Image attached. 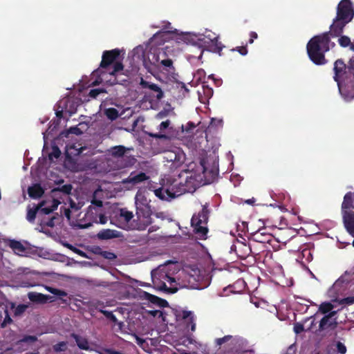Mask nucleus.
<instances>
[{
  "label": "nucleus",
  "mask_w": 354,
  "mask_h": 354,
  "mask_svg": "<svg viewBox=\"0 0 354 354\" xmlns=\"http://www.w3.org/2000/svg\"><path fill=\"white\" fill-rule=\"evenodd\" d=\"M28 297L30 301L40 304H44L48 301H54L53 297L51 296L35 292H29Z\"/></svg>",
  "instance_id": "a211bd4d"
},
{
  "label": "nucleus",
  "mask_w": 354,
  "mask_h": 354,
  "mask_svg": "<svg viewBox=\"0 0 354 354\" xmlns=\"http://www.w3.org/2000/svg\"><path fill=\"white\" fill-rule=\"evenodd\" d=\"M173 266L174 264L167 263L159 266L151 271L152 282L155 288L171 293L177 292L179 289L178 278L172 277L174 272H171V267Z\"/></svg>",
  "instance_id": "20e7f679"
},
{
  "label": "nucleus",
  "mask_w": 354,
  "mask_h": 354,
  "mask_svg": "<svg viewBox=\"0 0 354 354\" xmlns=\"http://www.w3.org/2000/svg\"><path fill=\"white\" fill-rule=\"evenodd\" d=\"M151 137L156 138H166L167 136L164 134L160 133H155V134H151Z\"/></svg>",
  "instance_id": "6e6d98bb"
},
{
  "label": "nucleus",
  "mask_w": 354,
  "mask_h": 354,
  "mask_svg": "<svg viewBox=\"0 0 354 354\" xmlns=\"http://www.w3.org/2000/svg\"><path fill=\"white\" fill-rule=\"evenodd\" d=\"M128 149L125 148L124 146L119 145L112 147L110 149V153L112 156L115 157L122 156Z\"/></svg>",
  "instance_id": "cd10ccee"
},
{
  "label": "nucleus",
  "mask_w": 354,
  "mask_h": 354,
  "mask_svg": "<svg viewBox=\"0 0 354 354\" xmlns=\"http://www.w3.org/2000/svg\"><path fill=\"white\" fill-rule=\"evenodd\" d=\"M239 53L243 55H246L247 53V50L245 48H243L239 50Z\"/></svg>",
  "instance_id": "052dcab7"
},
{
  "label": "nucleus",
  "mask_w": 354,
  "mask_h": 354,
  "mask_svg": "<svg viewBox=\"0 0 354 354\" xmlns=\"http://www.w3.org/2000/svg\"><path fill=\"white\" fill-rule=\"evenodd\" d=\"M61 152L57 147H53L52 152L49 154V158L53 160V158H57L59 157Z\"/></svg>",
  "instance_id": "ea45409f"
},
{
  "label": "nucleus",
  "mask_w": 354,
  "mask_h": 354,
  "mask_svg": "<svg viewBox=\"0 0 354 354\" xmlns=\"http://www.w3.org/2000/svg\"><path fill=\"white\" fill-rule=\"evenodd\" d=\"M72 102H73L70 99H66L64 101L61 102V104L62 103L66 104L64 109H65V111L66 112H68L70 114L74 113L76 111V107H75V106L68 107V104L71 105V104H72Z\"/></svg>",
  "instance_id": "c9c22d12"
},
{
  "label": "nucleus",
  "mask_w": 354,
  "mask_h": 354,
  "mask_svg": "<svg viewBox=\"0 0 354 354\" xmlns=\"http://www.w3.org/2000/svg\"><path fill=\"white\" fill-rule=\"evenodd\" d=\"M196 127V125L192 122H189L185 125H182L183 131L189 132Z\"/></svg>",
  "instance_id": "58836bf2"
},
{
  "label": "nucleus",
  "mask_w": 354,
  "mask_h": 354,
  "mask_svg": "<svg viewBox=\"0 0 354 354\" xmlns=\"http://www.w3.org/2000/svg\"><path fill=\"white\" fill-rule=\"evenodd\" d=\"M136 206V216L138 223L133 226L139 230H142L152 223L150 199L149 193L146 190H139L135 197Z\"/></svg>",
  "instance_id": "39448f33"
},
{
  "label": "nucleus",
  "mask_w": 354,
  "mask_h": 354,
  "mask_svg": "<svg viewBox=\"0 0 354 354\" xmlns=\"http://www.w3.org/2000/svg\"><path fill=\"white\" fill-rule=\"evenodd\" d=\"M36 340H37L36 337L29 335V336H26L24 338H23L22 339L18 341V343L19 344L21 342H34Z\"/></svg>",
  "instance_id": "49530a36"
},
{
  "label": "nucleus",
  "mask_w": 354,
  "mask_h": 354,
  "mask_svg": "<svg viewBox=\"0 0 354 354\" xmlns=\"http://www.w3.org/2000/svg\"><path fill=\"white\" fill-rule=\"evenodd\" d=\"M232 337L231 335H226L222 338H218L216 339V343L217 345L218 346H221L223 344L227 342V341H229L230 339H232Z\"/></svg>",
  "instance_id": "37998d69"
},
{
  "label": "nucleus",
  "mask_w": 354,
  "mask_h": 354,
  "mask_svg": "<svg viewBox=\"0 0 354 354\" xmlns=\"http://www.w3.org/2000/svg\"><path fill=\"white\" fill-rule=\"evenodd\" d=\"M75 251L77 253L80 254L81 256L84 257V253L82 251H80V250H79L77 249H75Z\"/></svg>",
  "instance_id": "69168bd1"
},
{
  "label": "nucleus",
  "mask_w": 354,
  "mask_h": 354,
  "mask_svg": "<svg viewBox=\"0 0 354 354\" xmlns=\"http://www.w3.org/2000/svg\"><path fill=\"white\" fill-rule=\"evenodd\" d=\"M334 79L337 82L339 91L345 100L354 97V56L346 66L342 60L338 59L334 64Z\"/></svg>",
  "instance_id": "f03ea898"
},
{
  "label": "nucleus",
  "mask_w": 354,
  "mask_h": 354,
  "mask_svg": "<svg viewBox=\"0 0 354 354\" xmlns=\"http://www.w3.org/2000/svg\"><path fill=\"white\" fill-rule=\"evenodd\" d=\"M304 330V326L301 324L297 323L294 326V331L297 334L301 333Z\"/></svg>",
  "instance_id": "3c124183"
},
{
  "label": "nucleus",
  "mask_w": 354,
  "mask_h": 354,
  "mask_svg": "<svg viewBox=\"0 0 354 354\" xmlns=\"http://www.w3.org/2000/svg\"><path fill=\"white\" fill-rule=\"evenodd\" d=\"M11 322V319H10L9 317H6V318L5 319V320H4L3 323L2 324V326H5V325H6V322H8V323H9V322Z\"/></svg>",
  "instance_id": "680f3d73"
},
{
  "label": "nucleus",
  "mask_w": 354,
  "mask_h": 354,
  "mask_svg": "<svg viewBox=\"0 0 354 354\" xmlns=\"http://www.w3.org/2000/svg\"><path fill=\"white\" fill-rule=\"evenodd\" d=\"M254 239H255V240H257V241H261L260 240L259 237V233H258V232H256V233L254 234Z\"/></svg>",
  "instance_id": "e2e57ef3"
},
{
  "label": "nucleus",
  "mask_w": 354,
  "mask_h": 354,
  "mask_svg": "<svg viewBox=\"0 0 354 354\" xmlns=\"http://www.w3.org/2000/svg\"><path fill=\"white\" fill-rule=\"evenodd\" d=\"M70 214H71V210L69 209H65L64 214L68 218V219H70Z\"/></svg>",
  "instance_id": "13d9d810"
},
{
  "label": "nucleus",
  "mask_w": 354,
  "mask_h": 354,
  "mask_svg": "<svg viewBox=\"0 0 354 354\" xmlns=\"http://www.w3.org/2000/svg\"><path fill=\"white\" fill-rule=\"evenodd\" d=\"M207 221V211L203 207L197 215H194L192 218V226L198 238L205 239L208 232L206 226Z\"/></svg>",
  "instance_id": "9d476101"
},
{
  "label": "nucleus",
  "mask_w": 354,
  "mask_h": 354,
  "mask_svg": "<svg viewBox=\"0 0 354 354\" xmlns=\"http://www.w3.org/2000/svg\"><path fill=\"white\" fill-rule=\"evenodd\" d=\"M170 122L169 120H166L164 122H162L159 125V130L160 131H164L169 125Z\"/></svg>",
  "instance_id": "8fccbe9b"
},
{
  "label": "nucleus",
  "mask_w": 354,
  "mask_h": 354,
  "mask_svg": "<svg viewBox=\"0 0 354 354\" xmlns=\"http://www.w3.org/2000/svg\"><path fill=\"white\" fill-rule=\"evenodd\" d=\"M352 205V193L348 192L347 193L344 198V201L342 203V212H343V216H344L345 213H350L346 209H349L351 207Z\"/></svg>",
  "instance_id": "bb28decb"
},
{
  "label": "nucleus",
  "mask_w": 354,
  "mask_h": 354,
  "mask_svg": "<svg viewBox=\"0 0 354 354\" xmlns=\"http://www.w3.org/2000/svg\"><path fill=\"white\" fill-rule=\"evenodd\" d=\"M198 41L203 42L204 46L209 50L214 52H221L223 49V46L221 42L218 41V36L209 30H206L203 34L194 35Z\"/></svg>",
  "instance_id": "9b49d317"
},
{
  "label": "nucleus",
  "mask_w": 354,
  "mask_h": 354,
  "mask_svg": "<svg viewBox=\"0 0 354 354\" xmlns=\"http://www.w3.org/2000/svg\"><path fill=\"white\" fill-rule=\"evenodd\" d=\"M109 81H110V84H111V85L115 84L118 82V81L115 80V78L113 81H111V80H109Z\"/></svg>",
  "instance_id": "774afa93"
},
{
  "label": "nucleus",
  "mask_w": 354,
  "mask_h": 354,
  "mask_svg": "<svg viewBox=\"0 0 354 354\" xmlns=\"http://www.w3.org/2000/svg\"><path fill=\"white\" fill-rule=\"evenodd\" d=\"M349 282V279L346 275L339 277L333 285L331 290L335 292H340L343 290Z\"/></svg>",
  "instance_id": "4be33fe9"
},
{
  "label": "nucleus",
  "mask_w": 354,
  "mask_h": 354,
  "mask_svg": "<svg viewBox=\"0 0 354 354\" xmlns=\"http://www.w3.org/2000/svg\"><path fill=\"white\" fill-rule=\"evenodd\" d=\"M104 92H105V91L103 89H99V88L92 89L89 92V95L91 97L95 98L100 93H104Z\"/></svg>",
  "instance_id": "c03bdc74"
},
{
  "label": "nucleus",
  "mask_w": 354,
  "mask_h": 354,
  "mask_svg": "<svg viewBox=\"0 0 354 354\" xmlns=\"http://www.w3.org/2000/svg\"><path fill=\"white\" fill-rule=\"evenodd\" d=\"M84 148L80 144L71 143L66 145V152L68 156H77L82 152Z\"/></svg>",
  "instance_id": "b1692460"
},
{
  "label": "nucleus",
  "mask_w": 354,
  "mask_h": 354,
  "mask_svg": "<svg viewBox=\"0 0 354 354\" xmlns=\"http://www.w3.org/2000/svg\"><path fill=\"white\" fill-rule=\"evenodd\" d=\"M8 245L17 255L23 256L28 253V246L26 243L15 240H9Z\"/></svg>",
  "instance_id": "f3484780"
},
{
  "label": "nucleus",
  "mask_w": 354,
  "mask_h": 354,
  "mask_svg": "<svg viewBox=\"0 0 354 354\" xmlns=\"http://www.w3.org/2000/svg\"><path fill=\"white\" fill-rule=\"evenodd\" d=\"M120 55V50L114 49L112 50L104 51L102 55V60L100 66L106 67L112 63H114V69L109 73L111 76H115L118 72L122 71L123 66L120 62H115V59Z\"/></svg>",
  "instance_id": "f8f14e48"
},
{
  "label": "nucleus",
  "mask_w": 354,
  "mask_h": 354,
  "mask_svg": "<svg viewBox=\"0 0 354 354\" xmlns=\"http://www.w3.org/2000/svg\"><path fill=\"white\" fill-rule=\"evenodd\" d=\"M165 48H151L146 54L143 46H138L133 49V54L138 59H143L145 66L156 69L164 74H172L174 72L173 61L166 52Z\"/></svg>",
  "instance_id": "f257e3e1"
},
{
  "label": "nucleus",
  "mask_w": 354,
  "mask_h": 354,
  "mask_svg": "<svg viewBox=\"0 0 354 354\" xmlns=\"http://www.w3.org/2000/svg\"><path fill=\"white\" fill-rule=\"evenodd\" d=\"M354 16L352 3L349 0H342L337 6V17L330 26L331 31L335 35L340 33L346 24Z\"/></svg>",
  "instance_id": "6e6552de"
},
{
  "label": "nucleus",
  "mask_w": 354,
  "mask_h": 354,
  "mask_svg": "<svg viewBox=\"0 0 354 354\" xmlns=\"http://www.w3.org/2000/svg\"><path fill=\"white\" fill-rule=\"evenodd\" d=\"M141 84L143 86V87L149 88V89L156 92V97L157 99L160 100L161 98H162L163 92L162 91L161 88L158 85H156L155 84L149 83L147 82H145L143 80H142Z\"/></svg>",
  "instance_id": "393cba45"
},
{
  "label": "nucleus",
  "mask_w": 354,
  "mask_h": 354,
  "mask_svg": "<svg viewBox=\"0 0 354 354\" xmlns=\"http://www.w3.org/2000/svg\"><path fill=\"white\" fill-rule=\"evenodd\" d=\"M44 194V190L38 184L34 185L28 188V194L30 197L37 198L41 196Z\"/></svg>",
  "instance_id": "a878e982"
},
{
  "label": "nucleus",
  "mask_w": 354,
  "mask_h": 354,
  "mask_svg": "<svg viewBox=\"0 0 354 354\" xmlns=\"http://www.w3.org/2000/svg\"><path fill=\"white\" fill-rule=\"evenodd\" d=\"M250 37L251 38H250L249 41H250V44H252L253 41H254V39L257 38V34L255 32H250Z\"/></svg>",
  "instance_id": "5fc2aeb1"
},
{
  "label": "nucleus",
  "mask_w": 354,
  "mask_h": 354,
  "mask_svg": "<svg viewBox=\"0 0 354 354\" xmlns=\"http://www.w3.org/2000/svg\"><path fill=\"white\" fill-rule=\"evenodd\" d=\"M337 348L339 353L341 354H344L346 352V346L341 342L337 344Z\"/></svg>",
  "instance_id": "09e8293b"
},
{
  "label": "nucleus",
  "mask_w": 354,
  "mask_h": 354,
  "mask_svg": "<svg viewBox=\"0 0 354 354\" xmlns=\"http://www.w3.org/2000/svg\"><path fill=\"white\" fill-rule=\"evenodd\" d=\"M27 307L28 306L24 304L19 305L15 310V315H21L26 310Z\"/></svg>",
  "instance_id": "a18cd8bd"
},
{
  "label": "nucleus",
  "mask_w": 354,
  "mask_h": 354,
  "mask_svg": "<svg viewBox=\"0 0 354 354\" xmlns=\"http://www.w3.org/2000/svg\"><path fill=\"white\" fill-rule=\"evenodd\" d=\"M136 342L145 351L149 352V345L145 339L136 336Z\"/></svg>",
  "instance_id": "e433bc0d"
},
{
  "label": "nucleus",
  "mask_w": 354,
  "mask_h": 354,
  "mask_svg": "<svg viewBox=\"0 0 354 354\" xmlns=\"http://www.w3.org/2000/svg\"><path fill=\"white\" fill-rule=\"evenodd\" d=\"M121 236V233L119 231L105 229L100 231L97 234V237L100 239H110L113 238H119Z\"/></svg>",
  "instance_id": "aec40b11"
},
{
  "label": "nucleus",
  "mask_w": 354,
  "mask_h": 354,
  "mask_svg": "<svg viewBox=\"0 0 354 354\" xmlns=\"http://www.w3.org/2000/svg\"><path fill=\"white\" fill-rule=\"evenodd\" d=\"M149 313L150 315H151L153 317H156V316L160 317L162 315V313L160 310H151Z\"/></svg>",
  "instance_id": "603ef678"
},
{
  "label": "nucleus",
  "mask_w": 354,
  "mask_h": 354,
  "mask_svg": "<svg viewBox=\"0 0 354 354\" xmlns=\"http://www.w3.org/2000/svg\"><path fill=\"white\" fill-rule=\"evenodd\" d=\"M196 74L198 75L199 77H201L205 75V71L203 69H200V70L197 71Z\"/></svg>",
  "instance_id": "bf43d9fd"
},
{
  "label": "nucleus",
  "mask_w": 354,
  "mask_h": 354,
  "mask_svg": "<svg viewBox=\"0 0 354 354\" xmlns=\"http://www.w3.org/2000/svg\"><path fill=\"white\" fill-rule=\"evenodd\" d=\"M170 26V23H167L166 26H163L161 27L162 32H157L153 35V38H156L158 36H163L166 33L172 32V30H169V26Z\"/></svg>",
  "instance_id": "4c0bfd02"
},
{
  "label": "nucleus",
  "mask_w": 354,
  "mask_h": 354,
  "mask_svg": "<svg viewBox=\"0 0 354 354\" xmlns=\"http://www.w3.org/2000/svg\"><path fill=\"white\" fill-rule=\"evenodd\" d=\"M216 122H217L218 123H221V120H216L214 119H212L211 122V125H213Z\"/></svg>",
  "instance_id": "338daca9"
},
{
  "label": "nucleus",
  "mask_w": 354,
  "mask_h": 354,
  "mask_svg": "<svg viewBox=\"0 0 354 354\" xmlns=\"http://www.w3.org/2000/svg\"><path fill=\"white\" fill-rule=\"evenodd\" d=\"M73 337H74L75 342L80 348L83 349V350H88L89 349L88 342L86 338L80 337L76 335H73Z\"/></svg>",
  "instance_id": "c85d7f7f"
},
{
  "label": "nucleus",
  "mask_w": 354,
  "mask_h": 354,
  "mask_svg": "<svg viewBox=\"0 0 354 354\" xmlns=\"http://www.w3.org/2000/svg\"><path fill=\"white\" fill-rule=\"evenodd\" d=\"M120 217L123 220L124 223H121L119 227L121 228H131L128 224L129 221H131V219L133 217V214L132 212L128 211L126 209H121L120 211Z\"/></svg>",
  "instance_id": "412c9836"
},
{
  "label": "nucleus",
  "mask_w": 354,
  "mask_h": 354,
  "mask_svg": "<svg viewBox=\"0 0 354 354\" xmlns=\"http://www.w3.org/2000/svg\"><path fill=\"white\" fill-rule=\"evenodd\" d=\"M104 114L111 120H114L118 117V111L114 108L106 109L104 111Z\"/></svg>",
  "instance_id": "72a5a7b5"
},
{
  "label": "nucleus",
  "mask_w": 354,
  "mask_h": 354,
  "mask_svg": "<svg viewBox=\"0 0 354 354\" xmlns=\"http://www.w3.org/2000/svg\"><path fill=\"white\" fill-rule=\"evenodd\" d=\"M55 351H63L66 348V343L64 342H59L53 346Z\"/></svg>",
  "instance_id": "a19ab883"
},
{
  "label": "nucleus",
  "mask_w": 354,
  "mask_h": 354,
  "mask_svg": "<svg viewBox=\"0 0 354 354\" xmlns=\"http://www.w3.org/2000/svg\"><path fill=\"white\" fill-rule=\"evenodd\" d=\"M59 204L60 202L56 199L48 198L42 201L37 205L40 212L44 214H49L55 210Z\"/></svg>",
  "instance_id": "dca6fc26"
},
{
  "label": "nucleus",
  "mask_w": 354,
  "mask_h": 354,
  "mask_svg": "<svg viewBox=\"0 0 354 354\" xmlns=\"http://www.w3.org/2000/svg\"><path fill=\"white\" fill-rule=\"evenodd\" d=\"M164 159L171 162L175 168L180 167L185 160V154L179 148H175L172 150H168L164 153Z\"/></svg>",
  "instance_id": "ddd939ff"
},
{
  "label": "nucleus",
  "mask_w": 354,
  "mask_h": 354,
  "mask_svg": "<svg viewBox=\"0 0 354 354\" xmlns=\"http://www.w3.org/2000/svg\"><path fill=\"white\" fill-rule=\"evenodd\" d=\"M79 131V129L77 127H72L69 129V133L77 134Z\"/></svg>",
  "instance_id": "4d7b16f0"
},
{
  "label": "nucleus",
  "mask_w": 354,
  "mask_h": 354,
  "mask_svg": "<svg viewBox=\"0 0 354 354\" xmlns=\"http://www.w3.org/2000/svg\"><path fill=\"white\" fill-rule=\"evenodd\" d=\"M334 306L330 302H324L319 305V311L322 314H329L333 310Z\"/></svg>",
  "instance_id": "c756f323"
},
{
  "label": "nucleus",
  "mask_w": 354,
  "mask_h": 354,
  "mask_svg": "<svg viewBox=\"0 0 354 354\" xmlns=\"http://www.w3.org/2000/svg\"><path fill=\"white\" fill-rule=\"evenodd\" d=\"M100 192L101 189H97L94 192L92 205L88 207L86 217L93 223L104 225L108 222L109 218L102 209V202L96 199Z\"/></svg>",
  "instance_id": "1a4fd4ad"
},
{
  "label": "nucleus",
  "mask_w": 354,
  "mask_h": 354,
  "mask_svg": "<svg viewBox=\"0 0 354 354\" xmlns=\"http://www.w3.org/2000/svg\"><path fill=\"white\" fill-rule=\"evenodd\" d=\"M329 50V37L324 33L312 38L307 45V52L310 59L317 65L324 64V53Z\"/></svg>",
  "instance_id": "0eeeda50"
},
{
  "label": "nucleus",
  "mask_w": 354,
  "mask_h": 354,
  "mask_svg": "<svg viewBox=\"0 0 354 354\" xmlns=\"http://www.w3.org/2000/svg\"><path fill=\"white\" fill-rule=\"evenodd\" d=\"M336 313L337 311H332L321 319L319 325V331L322 332L334 329L337 326V319L335 317Z\"/></svg>",
  "instance_id": "2eb2a0df"
},
{
  "label": "nucleus",
  "mask_w": 354,
  "mask_h": 354,
  "mask_svg": "<svg viewBox=\"0 0 354 354\" xmlns=\"http://www.w3.org/2000/svg\"><path fill=\"white\" fill-rule=\"evenodd\" d=\"M149 179V176L145 173H134L132 172L128 178L122 180V183L128 189H132L135 185L141 183Z\"/></svg>",
  "instance_id": "4468645a"
},
{
  "label": "nucleus",
  "mask_w": 354,
  "mask_h": 354,
  "mask_svg": "<svg viewBox=\"0 0 354 354\" xmlns=\"http://www.w3.org/2000/svg\"><path fill=\"white\" fill-rule=\"evenodd\" d=\"M147 296H148L149 299L152 303H157L160 306H165L167 304V302L165 300L160 299L157 297H155V296L149 295V294H147Z\"/></svg>",
  "instance_id": "f704fd0d"
},
{
  "label": "nucleus",
  "mask_w": 354,
  "mask_h": 354,
  "mask_svg": "<svg viewBox=\"0 0 354 354\" xmlns=\"http://www.w3.org/2000/svg\"><path fill=\"white\" fill-rule=\"evenodd\" d=\"M200 173L194 174L192 172L185 171L180 175V177L185 178V183L180 182V184L183 185V188L180 191H175L174 186L169 188L161 187L156 189L153 191L154 194L161 200L170 201L183 194L185 192H192L202 181L201 174L205 171L204 162L202 161L198 167Z\"/></svg>",
  "instance_id": "7ed1b4c3"
},
{
  "label": "nucleus",
  "mask_w": 354,
  "mask_h": 354,
  "mask_svg": "<svg viewBox=\"0 0 354 354\" xmlns=\"http://www.w3.org/2000/svg\"><path fill=\"white\" fill-rule=\"evenodd\" d=\"M40 212L39 209L38 208V205L34 206L33 207H28V212L26 218L30 222H33L37 212Z\"/></svg>",
  "instance_id": "7c9ffc66"
},
{
  "label": "nucleus",
  "mask_w": 354,
  "mask_h": 354,
  "mask_svg": "<svg viewBox=\"0 0 354 354\" xmlns=\"http://www.w3.org/2000/svg\"><path fill=\"white\" fill-rule=\"evenodd\" d=\"M178 319H183L187 324V326H191V330L194 331L196 328V324L194 323V315L191 311H182L177 315Z\"/></svg>",
  "instance_id": "6ab92c4d"
},
{
  "label": "nucleus",
  "mask_w": 354,
  "mask_h": 354,
  "mask_svg": "<svg viewBox=\"0 0 354 354\" xmlns=\"http://www.w3.org/2000/svg\"><path fill=\"white\" fill-rule=\"evenodd\" d=\"M209 280L205 272L198 268L191 267L183 276L178 277V285L180 288H192L202 290L209 286Z\"/></svg>",
  "instance_id": "423d86ee"
},
{
  "label": "nucleus",
  "mask_w": 354,
  "mask_h": 354,
  "mask_svg": "<svg viewBox=\"0 0 354 354\" xmlns=\"http://www.w3.org/2000/svg\"><path fill=\"white\" fill-rule=\"evenodd\" d=\"M45 289L48 291L49 292L55 295H57L59 297H66L67 295V293L64 291V290H59V289H57V288H52V287H50V286H44Z\"/></svg>",
  "instance_id": "473e14b6"
},
{
  "label": "nucleus",
  "mask_w": 354,
  "mask_h": 354,
  "mask_svg": "<svg viewBox=\"0 0 354 354\" xmlns=\"http://www.w3.org/2000/svg\"><path fill=\"white\" fill-rule=\"evenodd\" d=\"M54 219L55 218H52L47 222H44L43 225L48 226V227H53L54 226Z\"/></svg>",
  "instance_id": "864d4df0"
},
{
  "label": "nucleus",
  "mask_w": 354,
  "mask_h": 354,
  "mask_svg": "<svg viewBox=\"0 0 354 354\" xmlns=\"http://www.w3.org/2000/svg\"><path fill=\"white\" fill-rule=\"evenodd\" d=\"M344 223L348 232L354 236V213H345Z\"/></svg>",
  "instance_id": "5701e85b"
},
{
  "label": "nucleus",
  "mask_w": 354,
  "mask_h": 354,
  "mask_svg": "<svg viewBox=\"0 0 354 354\" xmlns=\"http://www.w3.org/2000/svg\"><path fill=\"white\" fill-rule=\"evenodd\" d=\"M340 304L351 305L354 304V296H350L339 301Z\"/></svg>",
  "instance_id": "79ce46f5"
},
{
  "label": "nucleus",
  "mask_w": 354,
  "mask_h": 354,
  "mask_svg": "<svg viewBox=\"0 0 354 354\" xmlns=\"http://www.w3.org/2000/svg\"><path fill=\"white\" fill-rule=\"evenodd\" d=\"M64 192L66 193H69L71 189V187L70 186L69 187H64Z\"/></svg>",
  "instance_id": "0e129e2a"
},
{
  "label": "nucleus",
  "mask_w": 354,
  "mask_h": 354,
  "mask_svg": "<svg viewBox=\"0 0 354 354\" xmlns=\"http://www.w3.org/2000/svg\"><path fill=\"white\" fill-rule=\"evenodd\" d=\"M339 44L342 47L350 46V49L354 51V44L351 43V39L347 36H342L338 39Z\"/></svg>",
  "instance_id": "2f4dec72"
},
{
  "label": "nucleus",
  "mask_w": 354,
  "mask_h": 354,
  "mask_svg": "<svg viewBox=\"0 0 354 354\" xmlns=\"http://www.w3.org/2000/svg\"><path fill=\"white\" fill-rule=\"evenodd\" d=\"M102 256L109 260L115 259L116 258V256L113 253L110 252H103Z\"/></svg>",
  "instance_id": "de8ad7c7"
}]
</instances>
